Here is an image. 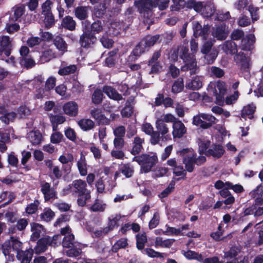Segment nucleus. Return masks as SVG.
Segmentation results:
<instances>
[{
  "instance_id": "obj_1",
  "label": "nucleus",
  "mask_w": 263,
  "mask_h": 263,
  "mask_svg": "<svg viewBox=\"0 0 263 263\" xmlns=\"http://www.w3.org/2000/svg\"><path fill=\"white\" fill-rule=\"evenodd\" d=\"M22 243L13 237L5 241L2 246V252L5 257L6 263L12 262L14 259V254L21 263H30L32 257V250H22Z\"/></svg>"
},
{
  "instance_id": "obj_2",
  "label": "nucleus",
  "mask_w": 263,
  "mask_h": 263,
  "mask_svg": "<svg viewBox=\"0 0 263 263\" xmlns=\"http://www.w3.org/2000/svg\"><path fill=\"white\" fill-rule=\"evenodd\" d=\"M87 186L86 181L80 179H77L65 187L63 190L62 193L63 195L71 193L73 195L78 196V204L83 206L86 204V201L91 197L90 192L87 190Z\"/></svg>"
},
{
  "instance_id": "obj_3",
  "label": "nucleus",
  "mask_w": 263,
  "mask_h": 263,
  "mask_svg": "<svg viewBox=\"0 0 263 263\" xmlns=\"http://www.w3.org/2000/svg\"><path fill=\"white\" fill-rule=\"evenodd\" d=\"M198 43L195 40H192L190 42L192 54L189 53V49L187 44H183L179 47L177 54L183 61L184 65L182 67L183 70H190L191 73H194L196 68V62L194 58V54L198 49Z\"/></svg>"
},
{
  "instance_id": "obj_4",
  "label": "nucleus",
  "mask_w": 263,
  "mask_h": 263,
  "mask_svg": "<svg viewBox=\"0 0 263 263\" xmlns=\"http://www.w3.org/2000/svg\"><path fill=\"white\" fill-rule=\"evenodd\" d=\"M177 154L182 158L183 163L186 170L189 172H193L195 164L201 165L205 161L203 156L196 157V154L192 148H183L177 152Z\"/></svg>"
},
{
  "instance_id": "obj_5",
  "label": "nucleus",
  "mask_w": 263,
  "mask_h": 263,
  "mask_svg": "<svg viewBox=\"0 0 263 263\" xmlns=\"http://www.w3.org/2000/svg\"><path fill=\"white\" fill-rule=\"evenodd\" d=\"M209 92L215 96L216 103L219 105L224 103V96L227 91V88L224 82L221 81L211 82L208 85Z\"/></svg>"
},
{
  "instance_id": "obj_6",
  "label": "nucleus",
  "mask_w": 263,
  "mask_h": 263,
  "mask_svg": "<svg viewBox=\"0 0 263 263\" xmlns=\"http://www.w3.org/2000/svg\"><path fill=\"white\" fill-rule=\"evenodd\" d=\"M61 237L59 235H54L52 237L45 236L40 239L34 248L35 252L40 254L45 251L49 246H55L60 243Z\"/></svg>"
},
{
  "instance_id": "obj_7",
  "label": "nucleus",
  "mask_w": 263,
  "mask_h": 263,
  "mask_svg": "<svg viewBox=\"0 0 263 263\" xmlns=\"http://www.w3.org/2000/svg\"><path fill=\"white\" fill-rule=\"evenodd\" d=\"M133 161H136L141 166V171L144 173L149 172L155 165L157 161V156L155 155L152 156L143 154L139 156L134 157Z\"/></svg>"
},
{
  "instance_id": "obj_8",
  "label": "nucleus",
  "mask_w": 263,
  "mask_h": 263,
  "mask_svg": "<svg viewBox=\"0 0 263 263\" xmlns=\"http://www.w3.org/2000/svg\"><path fill=\"white\" fill-rule=\"evenodd\" d=\"M216 118L210 114L201 113L195 116L193 124L202 128L206 129L215 123Z\"/></svg>"
},
{
  "instance_id": "obj_9",
  "label": "nucleus",
  "mask_w": 263,
  "mask_h": 263,
  "mask_svg": "<svg viewBox=\"0 0 263 263\" xmlns=\"http://www.w3.org/2000/svg\"><path fill=\"white\" fill-rule=\"evenodd\" d=\"M263 194V188L261 185L250 193L252 197L255 199V205L252 206L255 216H259L263 214V199L261 198Z\"/></svg>"
},
{
  "instance_id": "obj_10",
  "label": "nucleus",
  "mask_w": 263,
  "mask_h": 263,
  "mask_svg": "<svg viewBox=\"0 0 263 263\" xmlns=\"http://www.w3.org/2000/svg\"><path fill=\"white\" fill-rule=\"evenodd\" d=\"M134 5L138 9L139 12L145 16V13L151 11L152 9L156 7L155 4L151 0H139L134 2Z\"/></svg>"
},
{
  "instance_id": "obj_11",
  "label": "nucleus",
  "mask_w": 263,
  "mask_h": 263,
  "mask_svg": "<svg viewBox=\"0 0 263 263\" xmlns=\"http://www.w3.org/2000/svg\"><path fill=\"white\" fill-rule=\"evenodd\" d=\"M11 44V41L8 36L0 35V58L10 55Z\"/></svg>"
},
{
  "instance_id": "obj_12",
  "label": "nucleus",
  "mask_w": 263,
  "mask_h": 263,
  "mask_svg": "<svg viewBox=\"0 0 263 263\" xmlns=\"http://www.w3.org/2000/svg\"><path fill=\"white\" fill-rule=\"evenodd\" d=\"M61 234L65 235L62 242L64 248H71L73 246L74 236L71 233V230L68 226L63 228L61 231Z\"/></svg>"
},
{
  "instance_id": "obj_13",
  "label": "nucleus",
  "mask_w": 263,
  "mask_h": 263,
  "mask_svg": "<svg viewBox=\"0 0 263 263\" xmlns=\"http://www.w3.org/2000/svg\"><path fill=\"white\" fill-rule=\"evenodd\" d=\"M0 114H2L0 120L5 124L13 122L16 116L14 112L8 111L3 106L0 107Z\"/></svg>"
},
{
  "instance_id": "obj_14",
  "label": "nucleus",
  "mask_w": 263,
  "mask_h": 263,
  "mask_svg": "<svg viewBox=\"0 0 263 263\" xmlns=\"http://www.w3.org/2000/svg\"><path fill=\"white\" fill-rule=\"evenodd\" d=\"M63 109L66 115L74 117L78 114L79 107L76 102L69 101L63 105Z\"/></svg>"
},
{
  "instance_id": "obj_15",
  "label": "nucleus",
  "mask_w": 263,
  "mask_h": 263,
  "mask_svg": "<svg viewBox=\"0 0 263 263\" xmlns=\"http://www.w3.org/2000/svg\"><path fill=\"white\" fill-rule=\"evenodd\" d=\"M235 61L241 66L243 70L249 68L250 65V59L246 57L241 52H239L234 56Z\"/></svg>"
},
{
  "instance_id": "obj_16",
  "label": "nucleus",
  "mask_w": 263,
  "mask_h": 263,
  "mask_svg": "<svg viewBox=\"0 0 263 263\" xmlns=\"http://www.w3.org/2000/svg\"><path fill=\"white\" fill-rule=\"evenodd\" d=\"M96 41V38L90 33L84 32L81 36V46L85 48L90 47Z\"/></svg>"
},
{
  "instance_id": "obj_17",
  "label": "nucleus",
  "mask_w": 263,
  "mask_h": 263,
  "mask_svg": "<svg viewBox=\"0 0 263 263\" xmlns=\"http://www.w3.org/2000/svg\"><path fill=\"white\" fill-rule=\"evenodd\" d=\"M173 135L174 138H180L186 133L184 125L180 121L176 120L173 125Z\"/></svg>"
},
{
  "instance_id": "obj_18",
  "label": "nucleus",
  "mask_w": 263,
  "mask_h": 263,
  "mask_svg": "<svg viewBox=\"0 0 263 263\" xmlns=\"http://www.w3.org/2000/svg\"><path fill=\"white\" fill-rule=\"evenodd\" d=\"M192 25L194 35L196 37L202 36L205 39V35L209 30V27L206 26L202 28L201 25L197 21L193 22Z\"/></svg>"
},
{
  "instance_id": "obj_19",
  "label": "nucleus",
  "mask_w": 263,
  "mask_h": 263,
  "mask_svg": "<svg viewBox=\"0 0 263 263\" xmlns=\"http://www.w3.org/2000/svg\"><path fill=\"white\" fill-rule=\"evenodd\" d=\"M31 231L32 232L31 239L33 241L37 240L41 236V235L44 232V229L42 225L37 223H31Z\"/></svg>"
},
{
  "instance_id": "obj_20",
  "label": "nucleus",
  "mask_w": 263,
  "mask_h": 263,
  "mask_svg": "<svg viewBox=\"0 0 263 263\" xmlns=\"http://www.w3.org/2000/svg\"><path fill=\"white\" fill-rule=\"evenodd\" d=\"M27 138L34 145L40 144L43 140V136L39 130L30 132L27 135Z\"/></svg>"
},
{
  "instance_id": "obj_21",
  "label": "nucleus",
  "mask_w": 263,
  "mask_h": 263,
  "mask_svg": "<svg viewBox=\"0 0 263 263\" xmlns=\"http://www.w3.org/2000/svg\"><path fill=\"white\" fill-rule=\"evenodd\" d=\"M255 41L254 34H251L243 38L240 44L241 49L243 50H250Z\"/></svg>"
},
{
  "instance_id": "obj_22",
  "label": "nucleus",
  "mask_w": 263,
  "mask_h": 263,
  "mask_svg": "<svg viewBox=\"0 0 263 263\" xmlns=\"http://www.w3.org/2000/svg\"><path fill=\"white\" fill-rule=\"evenodd\" d=\"M144 143V139L138 136L134 137L133 142V148L131 151L132 154L136 155L139 154L143 148Z\"/></svg>"
},
{
  "instance_id": "obj_23",
  "label": "nucleus",
  "mask_w": 263,
  "mask_h": 263,
  "mask_svg": "<svg viewBox=\"0 0 263 263\" xmlns=\"http://www.w3.org/2000/svg\"><path fill=\"white\" fill-rule=\"evenodd\" d=\"M77 166L81 176H85L87 174V164L85 156L81 153L80 158L77 161Z\"/></svg>"
},
{
  "instance_id": "obj_24",
  "label": "nucleus",
  "mask_w": 263,
  "mask_h": 263,
  "mask_svg": "<svg viewBox=\"0 0 263 263\" xmlns=\"http://www.w3.org/2000/svg\"><path fill=\"white\" fill-rule=\"evenodd\" d=\"M41 190L46 201L55 197V192L53 189L50 188V185L48 183H44L42 186Z\"/></svg>"
},
{
  "instance_id": "obj_25",
  "label": "nucleus",
  "mask_w": 263,
  "mask_h": 263,
  "mask_svg": "<svg viewBox=\"0 0 263 263\" xmlns=\"http://www.w3.org/2000/svg\"><path fill=\"white\" fill-rule=\"evenodd\" d=\"M103 91L110 99L115 100H120L122 99V96L119 94L116 89L110 86H105L103 88Z\"/></svg>"
},
{
  "instance_id": "obj_26",
  "label": "nucleus",
  "mask_w": 263,
  "mask_h": 263,
  "mask_svg": "<svg viewBox=\"0 0 263 263\" xmlns=\"http://www.w3.org/2000/svg\"><path fill=\"white\" fill-rule=\"evenodd\" d=\"M256 106L253 104H248L243 107L241 111V117L245 120L253 118Z\"/></svg>"
},
{
  "instance_id": "obj_27",
  "label": "nucleus",
  "mask_w": 263,
  "mask_h": 263,
  "mask_svg": "<svg viewBox=\"0 0 263 263\" xmlns=\"http://www.w3.org/2000/svg\"><path fill=\"white\" fill-rule=\"evenodd\" d=\"M53 44L61 54L67 51V44L60 36H57L54 39Z\"/></svg>"
},
{
  "instance_id": "obj_28",
  "label": "nucleus",
  "mask_w": 263,
  "mask_h": 263,
  "mask_svg": "<svg viewBox=\"0 0 263 263\" xmlns=\"http://www.w3.org/2000/svg\"><path fill=\"white\" fill-rule=\"evenodd\" d=\"M202 86V78L196 77L189 81L186 84V87L193 90H198Z\"/></svg>"
},
{
  "instance_id": "obj_29",
  "label": "nucleus",
  "mask_w": 263,
  "mask_h": 263,
  "mask_svg": "<svg viewBox=\"0 0 263 263\" xmlns=\"http://www.w3.org/2000/svg\"><path fill=\"white\" fill-rule=\"evenodd\" d=\"M224 152V150L220 145H215L207 152V155L213 156L216 158L221 157Z\"/></svg>"
},
{
  "instance_id": "obj_30",
  "label": "nucleus",
  "mask_w": 263,
  "mask_h": 263,
  "mask_svg": "<svg viewBox=\"0 0 263 263\" xmlns=\"http://www.w3.org/2000/svg\"><path fill=\"white\" fill-rule=\"evenodd\" d=\"M175 240L173 239H163L162 237H157L156 238L155 241V247H162V248H170L174 242Z\"/></svg>"
},
{
  "instance_id": "obj_31",
  "label": "nucleus",
  "mask_w": 263,
  "mask_h": 263,
  "mask_svg": "<svg viewBox=\"0 0 263 263\" xmlns=\"http://www.w3.org/2000/svg\"><path fill=\"white\" fill-rule=\"evenodd\" d=\"M107 33L110 35H117L121 30L122 25L119 22L111 21L107 24Z\"/></svg>"
},
{
  "instance_id": "obj_32",
  "label": "nucleus",
  "mask_w": 263,
  "mask_h": 263,
  "mask_svg": "<svg viewBox=\"0 0 263 263\" xmlns=\"http://www.w3.org/2000/svg\"><path fill=\"white\" fill-rule=\"evenodd\" d=\"M147 50L144 42L141 41L135 48L133 51V55H131L129 58L132 60H135L138 57H139L142 53Z\"/></svg>"
},
{
  "instance_id": "obj_33",
  "label": "nucleus",
  "mask_w": 263,
  "mask_h": 263,
  "mask_svg": "<svg viewBox=\"0 0 263 263\" xmlns=\"http://www.w3.org/2000/svg\"><path fill=\"white\" fill-rule=\"evenodd\" d=\"M109 3V1L108 0H105L99 6H97L95 8V15L98 17H102L106 12V9Z\"/></svg>"
},
{
  "instance_id": "obj_34",
  "label": "nucleus",
  "mask_w": 263,
  "mask_h": 263,
  "mask_svg": "<svg viewBox=\"0 0 263 263\" xmlns=\"http://www.w3.org/2000/svg\"><path fill=\"white\" fill-rule=\"evenodd\" d=\"M89 8L88 7L79 6L75 9L76 16L79 20L85 19L88 14Z\"/></svg>"
},
{
  "instance_id": "obj_35",
  "label": "nucleus",
  "mask_w": 263,
  "mask_h": 263,
  "mask_svg": "<svg viewBox=\"0 0 263 263\" xmlns=\"http://www.w3.org/2000/svg\"><path fill=\"white\" fill-rule=\"evenodd\" d=\"M80 127L84 131L89 130L93 128V121L89 119H83L78 122Z\"/></svg>"
},
{
  "instance_id": "obj_36",
  "label": "nucleus",
  "mask_w": 263,
  "mask_h": 263,
  "mask_svg": "<svg viewBox=\"0 0 263 263\" xmlns=\"http://www.w3.org/2000/svg\"><path fill=\"white\" fill-rule=\"evenodd\" d=\"M62 25L63 27L72 31L76 28V22L70 16H67L63 19Z\"/></svg>"
},
{
  "instance_id": "obj_37",
  "label": "nucleus",
  "mask_w": 263,
  "mask_h": 263,
  "mask_svg": "<svg viewBox=\"0 0 263 263\" xmlns=\"http://www.w3.org/2000/svg\"><path fill=\"white\" fill-rule=\"evenodd\" d=\"M222 48L227 54H234L237 52L236 44L232 41H227L223 45Z\"/></svg>"
},
{
  "instance_id": "obj_38",
  "label": "nucleus",
  "mask_w": 263,
  "mask_h": 263,
  "mask_svg": "<svg viewBox=\"0 0 263 263\" xmlns=\"http://www.w3.org/2000/svg\"><path fill=\"white\" fill-rule=\"evenodd\" d=\"M227 34L228 31L226 30L225 26H222L217 27L213 32V36L220 40L225 39Z\"/></svg>"
},
{
  "instance_id": "obj_39",
  "label": "nucleus",
  "mask_w": 263,
  "mask_h": 263,
  "mask_svg": "<svg viewBox=\"0 0 263 263\" xmlns=\"http://www.w3.org/2000/svg\"><path fill=\"white\" fill-rule=\"evenodd\" d=\"M182 254L188 259H196L199 261H202V256L201 254L191 250L182 251Z\"/></svg>"
},
{
  "instance_id": "obj_40",
  "label": "nucleus",
  "mask_w": 263,
  "mask_h": 263,
  "mask_svg": "<svg viewBox=\"0 0 263 263\" xmlns=\"http://www.w3.org/2000/svg\"><path fill=\"white\" fill-rule=\"evenodd\" d=\"M40 216L42 220L48 222L53 219L54 216V213L51 209L45 208Z\"/></svg>"
},
{
  "instance_id": "obj_41",
  "label": "nucleus",
  "mask_w": 263,
  "mask_h": 263,
  "mask_svg": "<svg viewBox=\"0 0 263 263\" xmlns=\"http://www.w3.org/2000/svg\"><path fill=\"white\" fill-rule=\"evenodd\" d=\"M160 36L156 35L154 36H147L142 40L148 50L149 48L153 46L158 41Z\"/></svg>"
},
{
  "instance_id": "obj_42",
  "label": "nucleus",
  "mask_w": 263,
  "mask_h": 263,
  "mask_svg": "<svg viewBox=\"0 0 263 263\" xmlns=\"http://www.w3.org/2000/svg\"><path fill=\"white\" fill-rule=\"evenodd\" d=\"M119 171L126 178L132 177L134 174V168L129 164H123L121 166Z\"/></svg>"
},
{
  "instance_id": "obj_43",
  "label": "nucleus",
  "mask_w": 263,
  "mask_h": 263,
  "mask_svg": "<svg viewBox=\"0 0 263 263\" xmlns=\"http://www.w3.org/2000/svg\"><path fill=\"white\" fill-rule=\"evenodd\" d=\"M9 139L8 134L0 132V152L3 153L7 150L6 143L9 141Z\"/></svg>"
},
{
  "instance_id": "obj_44",
  "label": "nucleus",
  "mask_w": 263,
  "mask_h": 263,
  "mask_svg": "<svg viewBox=\"0 0 263 263\" xmlns=\"http://www.w3.org/2000/svg\"><path fill=\"white\" fill-rule=\"evenodd\" d=\"M156 127L158 132L162 135H164L168 132V127L161 120H156Z\"/></svg>"
},
{
  "instance_id": "obj_45",
  "label": "nucleus",
  "mask_w": 263,
  "mask_h": 263,
  "mask_svg": "<svg viewBox=\"0 0 263 263\" xmlns=\"http://www.w3.org/2000/svg\"><path fill=\"white\" fill-rule=\"evenodd\" d=\"M77 69L76 65H71L59 69L58 73L61 76L69 74L74 73Z\"/></svg>"
},
{
  "instance_id": "obj_46",
  "label": "nucleus",
  "mask_w": 263,
  "mask_h": 263,
  "mask_svg": "<svg viewBox=\"0 0 263 263\" xmlns=\"http://www.w3.org/2000/svg\"><path fill=\"white\" fill-rule=\"evenodd\" d=\"M147 241V238L145 233L137 235V247L139 250H142L144 247V244Z\"/></svg>"
},
{
  "instance_id": "obj_47",
  "label": "nucleus",
  "mask_w": 263,
  "mask_h": 263,
  "mask_svg": "<svg viewBox=\"0 0 263 263\" xmlns=\"http://www.w3.org/2000/svg\"><path fill=\"white\" fill-rule=\"evenodd\" d=\"M103 94L101 89L95 90L92 96V101L96 104H100L103 99Z\"/></svg>"
},
{
  "instance_id": "obj_48",
  "label": "nucleus",
  "mask_w": 263,
  "mask_h": 263,
  "mask_svg": "<svg viewBox=\"0 0 263 263\" xmlns=\"http://www.w3.org/2000/svg\"><path fill=\"white\" fill-rule=\"evenodd\" d=\"M215 11L214 6L212 4H204L202 15L205 17L212 16Z\"/></svg>"
},
{
  "instance_id": "obj_49",
  "label": "nucleus",
  "mask_w": 263,
  "mask_h": 263,
  "mask_svg": "<svg viewBox=\"0 0 263 263\" xmlns=\"http://www.w3.org/2000/svg\"><path fill=\"white\" fill-rule=\"evenodd\" d=\"M184 85L182 80H177L176 81L172 87V92L176 93L181 92L183 89Z\"/></svg>"
},
{
  "instance_id": "obj_50",
  "label": "nucleus",
  "mask_w": 263,
  "mask_h": 263,
  "mask_svg": "<svg viewBox=\"0 0 263 263\" xmlns=\"http://www.w3.org/2000/svg\"><path fill=\"white\" fill-rule=\"evenodd\" d=\"M127 240L126 238H121L113 246L112 250L115 252H117L119 249L126 247L127 246Z\"/></svg>"
},
{
  "instance_id": "obj_51",
  "label": "nucleus",
  "mask_w": 263,
  "mask_h": 263,
  "mask_svg": "<svg viewBox=\"0 0 263 263\" xmlns=\"http://www.w3.org/2000/svg\"><path fill=\"white\" fill-rule=\"evenodd\" d=\"M53 3L51 0H47L42 6V14L46 15L52 14L51 12V7Z\"/></svg>"
},
{
  "instance_id": "obj_52",
  "label": "nucleus",
  "mask_w": 263,
  "mask_h": 263,
  "mask_svg": "<svg viewBox=\"0 0 263 263\" xmlns=\"http://www.w3.org/2000/svg\"><path fill=\"white\" fill-rule=\"evenodd\" d=\"M55 57V53L52 50L48 49L43 52L41 55V60L42 62H46L50 61Z\"/></svg>"
},
{
  "instance_id": "obj_53",
  "label": "nucleus",
  "mask_w": 263,
  "mask_h": 263,
  "mask_svg": "<svg viewBox=\"0 0 263 263\" xmlns=\"http://www.w3.org/2000/svg\"><path fill=\"white\" fill-rule=\"evenodd\" d=\"M25 7L24 5L16 6L13 8L14 16L15 20L20 18L25 13Z\"/></svg>"
},
{
  "instance_id": "obj_54",
  "label": "nucleus",
  "mask_w": 263,
  "mask_h": 263,
  "mask_svg": "<svg viewBox=\"0 0 263 263\" xmlns=\"http://www.w3.org/2000/svg\"><path fill=\"white\" fill-rule=\"evenodd\" d=\"M106 208V204L96 201L91 206V210L93 212H103Z\"/></svg>"
},
{
  "instance_id": "obj_55",
  "label": "nucleus",
  "mask_w": 263,
  "mask_h": 263,
  "mask_svg": "<svg viewBox=\"0 0 263 263\" xmlns=\"http://www.w3.org/2000/svg\"><path fill=\"white\" fill-rule=\"evenodd\" d=\"M133 113V108L131 104L127 103L124 108L121 110V115L123 117H129Z\"/></svg>"
},
{
  "instance_id": "obj_56",
  "label": "nucleus",
  "mask_w": 263,
  "mask_h": 263,
  "mask_svg": "<svg viewBox=\"0 0 263 263\" xmlns=\"http://www.w3.org/2000/svg\"><path fill=\"white\" fill-rule=\"evenodd\" d=\"M160 216L158 213L156 212L149 222V228L151 229L156 228L159 223Z\"/></svg>"
},
{
  "instance_id": "obj_57",
  "label": "nucleus",
  "mask_w": 263,
  "mask_h": 263,
  "mask_svg": "<svg viewBox=\"0 0 263 263\" xmlns=\"http://www.w3.org/2000/svg\"><path fill=\"white\" fill-rule=\"evenodd\" d=\"M63 137V135L59 132L55 131L50 137V141L54 144H58L61 142Z\"/></svg>"
},
{
  "instance_id": "obj_58",
  "label": "nucleus",
  "mask_w": 263,
  "mask_h": 263,
  "mask_svg": "<svg viewBox=\"0 0 263 263\" xmlns=\"http://www.w3.org/2000/svg\"><path fill=\"white\" fill-rule=\"evenodd\" d=\"M170 0H154L153 4L158 7L160 10L165 9L168 6Z\"/></svg>"
},
{
  "instance_id": "obj_59",
  "label": "nucleus",
  "mask_w": 263,
  "mask_h": 263,
  "mask_svg": "<svg viewBox=\"0 0 263 263\" xmlns=\"http://www.w3.org/2000/svg\"><path fill=\"white\" fill-rule=\"evenodd\" d=\"M145 253L150 257H164V254L157 252L150 248H146L144 250Z\"/></svg>"
},
{
  "instance_id": "obj_60",
  "label": "nucleus",
  "mask_w": 263,
  "mask_h": 263,
  "mask_svg": "<svg viewBox=\"0 0 263 263\" xmlns=\"http://www.w3.org/2000/svg\"><path fill=\"white\" fill-rule=\"evenodd\" d=\"M163 234L168 236L180 235V231L178 230V228L167 227L166 226V229L165 231L163 232Z\"/></svg>"
},
{
  "instance_id": "obj_61",
  "label": "nucleus",
  "mask_w": 263,
  "mask_h": 263,
  "mask_svg": "<svg viewBox=\"0 0 263 263\" xmlns=\"http://www.w3.org/2000/svg\"><path fill=\"white\" fill-rule=\"evenodd\" d=\"M247 9L250 12L253 21H257L258 18V8L252 5H249Z\"/></svg>"
},
{
  "instance_id": "obj_62",
  "label": "nucleus",
  "mask_w": 263,
  "mask_h": 263,
  "mask_svg": "<svg viewBox=\"0 0 263 263\" xmlns=\"http://www.w3.org/2000/svg\"><path fill=\"white\" fill-rule=\"evenodd\" d=\"M39 204V202L37 200H35L33 203H30L26 209V212L29 214H34L37 210Z\"/></svg>"
},
{
  "instance_id": "obj_63",
  "label": "nucleus",
  "mask_w": 263,
  "mask_h": 263,
  "mask_svg": "<svg viewBox=\"0 0 263 263\" xmlns=\"http://www.w3.org/2000/svg\"><path fill=\"white\" fill-rule=\"evenodd\" d=\"M157 120H161L163 123L173 122L174 123L176 121V118L171 114H163Z\"/></svg>"
},
{
  "instance_id": "obj_64",
  "label": "nucleus",
  "mask_w": 263,
  "mask_h": 263,
  "mask_svg": "<svg viewBox=\"0 0 263 263\" xmlns=\"http://www.w3.org/2000/svg\"><path fill=\"white\" fill-rule=\"evenodd\" d=\"M117 53V51H112L109 53V56L106 59L105 64L108 67H111L115 64V59L114 57Z\"/></svg>"
}]
</instances>
